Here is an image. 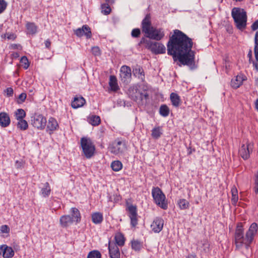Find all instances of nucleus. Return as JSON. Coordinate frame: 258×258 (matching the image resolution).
Returning a JSON list of instances; mask_svg holds the SVG:
<instances>
[{"instance_id":"nucleus-1","label":"nucleus","mask_w":258,"mask_h":258,"mask_svg":"<svg viewBox=\"0 0 258 258\" xmlns=\"http://www.w3.org/2000/svg\"><path fill=\"white\" fill-rule=\"evenodd\" d=\"M192 39L179 30H175L167 43V53L172 55L174 61L178 60L182 64L191 69L195 67V52L191 50Z\"/></svg>"},{"instance_id":"nucleus-2","label":"nucleus","mask_w":258,"mask_h":258,"mask_svg":"<svg viewBox=\"0 0 258 258\" xmlns=\"http://www.w3.org/2000/svg\"><path fill=\"white\" fill-rule=\"evenodd\" d=\"M257 230V224L256 223H253L244 235L242 224L241 223H238L234 235V242L236 248L240 249L243 245H244L245 248L248 249L252 242Z\"/></svg>"},{"instance_id":"nucleus-3","label":"nucleus","mask_w":258,"mask_h":258,"mask_svg":"<svg viewBox=\"0 0 258 258\" xmlns=\"http://www.w3.org/2000/svg\"><path fill=\"white\" fill-rule=\"evenodd\" d=\"M231 16L236 27L243 30L246 26L247 15L245 11L240 8L234 7L232 9Z\"/></svg>"},{"instance_id":"nucleus-4","label":"nucleus","mask_w":258,"mask_h":258,"mask_svg":"<svg viewBox=\"0 0 258 258\" xmlns=\"http://www.w3.org/2000/svg\"><path fill=\"white\" fill-rule=\"evenodd\" d=\"M81 220V216L79 211L76 208L71 209V216L63 215L59 219L61 226L67 227L72 224L73 222H79Z\"/></svg>"},{"instance_id":"nucleus-5","label":"nucleus","mask_w":258,"mask_h":258,"mask_svg":"<svg viewBox=\"0 0 258 258\" xmlns=\"http://www.w3.org/2000/svg\"><path fill=\"white\" fill-rule=\"evenodd\" d=\"M152 195L154 201L157 205L162 209H167L168 204L165 196L159 187H153L152 190Z\"/></svg>"},{"instance_id":"nucleus-6","label":"nucleus","mask_w":258,"mask_h":258,"mask_svg":"<svg viewBox=\"0 0 258 258\" xmlns=\"http://www.w3.org/2000/svg\"><path fill=\"white\" fill-rule=\"evenodd\" d=\"M80 143L84 156L87 158H91L94 154L95 147L91 139L83 137L81 139Z\"/></svg>"},{"instance_id":"nucleus-7","label":"nucleus","mask_w":258,"mask_h":258,"mask_svg":"<svg viewBox=\"0 0 258 258\" xmlns=\"http://www.w3.org/2000/svg\"><path fill=\"white\" fill-rule=\"evenodd\" d=\"M109 150L113 154L121 155L126 150V146L124 141L117 140L110 145Z\"/></svg>"},{"instance_id":"nucleus-8","label":"nucleus","mask_w":258,"mask_h":258,"mask_svg":"<svg viewBox=\"0 0 258 258\" xmlns=\"http://www.w3.org/2000/svg\"><path fill=\"white\" fill-rule=\"evenodd\" d=\"M31 124L38 129H43L46 123V119L41 114H35L31 117Z\"/></svg>"},{"instance_id":"nucleus-9","label":"nucleus","mask_w":258,"mask_h":258,"mask_svg":"<svg viewBox=\"0 0 258 258\" xmlns=\"http://www.w3.org/2000/svg\"><path fill=\"white\" fill-rule=\"evenodd\" d=\"M120 76L121 81L126 84H128L131 80V69L129 67L123 66L120 68Z\"/></svg>"},{"instance_id":"nucleus-10","label":"nucleus","mask_w":258,"mask_h":258,"mask_svg":"<svg viewBox=\"0 0 258 258\" xmlns=\"http://www.w3.org/2000/svg\"><path fill=\"white\" fill-rule=\"evenodd\" d=\"M128 216L131 219V224L134 227L138 224L137 209L136 206L130 205L127 207Z\"/></svg>"},{"instance_id":"nucleus-11","label":"nucleus","mask_w":258,"mask_h":258,"mask_svg":"<svg viewBox=\"0 0 258 258\" xmlns=\"http://www.w3.org/2000/svg\"><path fill=\"white\" fill-rule=\"evenodd\" d=\"M164 36V34L162 29H155L153 28L151 31L147 33L146 35V37L152 39L159 41L161 40Z\"/></svg>"},{"instance_id":"nucleus-12","label":"nucleus","mask_w":258,"mask_h":258,"mask_svg":"<svg viewBox=\"0 0 258 258\" xmlns=\"http://www.w3.org/2000/svg\"><path fill=\"white\" fill-rule=\"evenodd\" d=\"M154 27L151 25V17L149 14L146 15L144 19L142 22V29L143 32L145 33L146 35L152 30Z\"/></svg>"},{"instance_id":"nucleus-13","label":"nucleus","mask_w":258,"mask_h":258,"mask_svg":"<svg viewBox=\"0 0 258 258\" xmlns=\"http://www.w3.org/2000/svg\"><path fill=\"white\" fill-rule=\"evenodd\" d=\"M149 49L155 54L164 53L166 51L165 46L157 42H152L149 46Z\"/></svg>"},{"instance_id":"nucleus-14","label":"nucleus","mask_w":258,"mask_h":258,"mask_svg":"<svg viewBox=\"0 0 258 258\" xmlns=\"http://www.w3.org/2000/svg\"><path fill=\"white\" fill-rule=\"evenodd\" d=\"M75 34L78 37L85 35L87 38H90L92 34L89 27L86 25L83 26L82 28H79L75 31Z\"/></svg>"},{"instance_id":"nucleus-15","label":"nucleus","mask_w":258,"mask_h":258,"mask_svg":"<svg viewBox=\"0 0 258 258\" xmlns=\"http://www.w3.org/2000/svg\"><path fill=\"white\" fill-rule=\"evenodd\" d=\"M108 249L110 258H120L119 250L115 243L109 242Z\"/></svg>"},{"instance_id":"nucleus-16","label":"nucleus","mask_w":258,"mask_h":258,"mask_svg":"<svg viewBox=\"0 0 258 258\" xmlns=\"http://www.w3.org/2000/svg\"><path fill=\"white\" fill-rule=\"evenodd\" d=\"M164 220L162 218L157 217L154 220L153 223L151 224L152 230L156 233L160 232L163 227Z\"/></svg>"},{"instance_id":"nucleus-17","label":"nucleus","mask_w":258,"mask_h":258,"mask_svg":"<svg viewBox=\"0 0 258 258\" xmlns=\"http://www.w3.org/2000/svg\"><path fill=\"white\" fill-rule=\"evenodd\" d=\"M0 254H2L4 257H12L14 255V251L11 247L3 244L0 246Z\"/></svg>"},{"instance_id":"nucleus-18","label":"nucleus","mask_w":258,"mask_h":258,"mask_svg":"<svg viewBox=\"0 0 258 258\" xmlns=\"http://www.w3.org/2000/svg\"><path fill=\"white\" fill-rule=\"evenodd\" d=\"M11 120L9 114L6 112H2L0 113V125L2 127H5L9 125Z\"/></svg>"},{"instance_id":"nucleus-19","label":"nucleus","mask_w":258,"mask_h":258,"mask_svg":"<svg viewBox=\"0 0 258 258\" xmlns=\"http://www.w3.org/2000/svg\"><path fill=\"white\" fill-rule=\"evenodd\" d=\"M239 154L244 160L247 159L249 157L250 155L248 145H242L239 150Z\"/></svg>"},{"instance_id":"nucleus-20","label":"nucleus","mask_w":258,"mask_h":258,"mask_svg":"<svg viewBox=\"0 0 258 258\" xmlns=\"http://www.w3.org/2000/svg\"><path fill=\"white\" fill-rule=\"evenodd\" d=\"M254 54L256 62L253 61V66L258 71V31L256 32L254 36Z\"/></svg>"},{"instance_id":"nucleus-21","label":"nucleus","mask_w":258,"mask_h":258,"mask_svg":"<svg viewBox=\"0 0 258 258\" xmlns=\"http://www.w3.org/2000/svg\"><path fill=\"white\" fill-rule=\"evenodd\" d=\"M58 127V124L56 119L53 117H50L48 119L47 128L50 131L49 134L55 131Z\"/></svg>"},{"instance_id":"nucleus-22","label":"nucleus","mask_w":258,"mask_h":258,"mask_svg":"<svg viewBox=\"0 0 258 258\" xmlns=\"http://www.w3.org/2000/svg\"><path fill=\"white\" fill-rule=\"evenodd\" d=\"M85 103V100L83 97H75L72 102V107L74 108H78L82 107Z\"/></svg>"},{"instance_id":"nucleus-23","label":"nucleus","mask_w":258,"mask_h":258,"mask_svg":"<svg viewBox=\"0 0 258 258\" xmlns=\"http://www.w3.org/2000/svg\"><path fill=\"white\" fill-rule=\"evenodd\" d=\"M50 192L51 188L49 183L48 182H45L43 184V186L41 188V195L44 198H46L50 195Z\"/></svg>"},{"instance_id":"nucleus-24","label":"nucleus","mask_w":258,"mask_h":258,"mask_svg":"<svg viewBox=\"0 0 258 258\" xmlns=\"http://www.w3.org/2000/svg\"><path fill=\"white\" fill-rule=\"evenodd\" d=\"M109 85L111 89L114 91H116L119 89L117 82V79L114 76L111 75L110 76Z\"/></svg>"},{"instance_id":"nucleus-25","label":"nucleus","mask_w":258,"mask_h":258,"mask_svg":"<svg viewBox=\"0 0 258 258\" xmlns=\"http://www.w3.org/2000/svg\"><path fill=\"white\" fill-rule=\"evenodd\" d=\"M170 100L172 105L175 107H178L180 104V99L178 95L175 93H172L170 94Z\"/></svg>"},{"instance_id":"nucleus-26","label":"nucleus","mask_w":258,"mask_h":258,"mask_svg":"<svg viewBox=\"0 0 258 258\" xmlns=\"http://www.w3.org/2000/svg\"><path fill=\"white\" fill-rule=\"evenodd\" d=\"M92 222L96 224H100L103 221V215L101 213L96 212L92 215Z\"/></svg>"},{"instance_id":"nucleus-27","label":"nucleus","mask_w":258,"mask_h":258,"mask_svg":"<svg viewBox=\"0 0 258 258\" xmlns=\"http://www.w3.org/2000/svg\"><path fill=\"white\" fill-rule=\"evenodd\" d=\"M162 134V129L161 126H157L152 130V137L155 139H159Z\"/></svg>"},{"instance_id":"nucleus-28","label":"nucleus","mask_w":258,"mask_h":258,"mask_svg":"<svg viewBox=\"0 0 258 258\" xmlns=\"http://www.w3.org/2000/svg\"><path fill=\"white\" fill-rule=\"evenodd\" d=\"M115 240V244L117 246H122L124 244L125 238L123 235L120 233L116 234L114 237Z\"/></svg>"},{"instance_id":"nucleus-29","label":"nucleus","mask_w":258,"mask_h":258,"mask_svg":"<svg viewBox=\"0 0 258 258\" xmlns=\"http://www.w3.org/2000/svg\"><path fill=\"white\" fill-rule=\"evenodd\" d=\"M28 33L35 34L37 32V27L34 23L28 22L26 24Z\"/></svg>"},{"instance_id":"nucleus-30","label":"nucleus","mask_w":258,"mask_h":258,"mask_svg":"<svg viewBox=\"0 0 258 258\" xmlns=\"http://www.w3.org/2000/svg\"><path fill=\"white\" fill-rule=\"evenodd\" d=\"M134 75L136 77H138L142 82L145 81V75L144 72L142 68L140 67L135 69L133 71Z\"/></svg>"},{"instance_id":"nucleus-31","label":"nucleus","mask_w":258,"mask_h":258,"mask_svg":"<svg viewBox=\"0 0 258 258\" xmlns=\"http://www.w3.org/2000/svg\"><path fill=\"white\" fill-rule=\"evenodd\" d=\"M242 80L240 76H237L235 79L231 80V85L232 88L236 89L238 88L242 84Z\"/></svg>"},{"instance_id":"nucleus-32","label":"nucleus","mask_w":258,"mask_h":258,"mask_svg":"<svg viewBox=\"0 0 258 258\" xmlns=\"http://www.w3.org/2000/svg\"><path fill=\"white\" fill-rule=\"evenodd\" d=\"M159 113L161 116L166 117L169 114V109L166 105H162L159 108Z\"/></svg>"},{"instance_id":"nucleus-33","label":"nucleus","mask_w":258,"mask_h":258,"mask_svg":"<svg viewBox=\"0 0 258 258\" xmlns=\"http://www.w3.org/2000/svg\"><path fill=\"white\" fill-rule=\"evenodd\" d=\"M111 167L113 171H118L121 169L122 164L119 161H114L112 162Z\"/></svg>"},{"instance_id":"nucleus-34","label":"nucleus","mask_w":258,"mask_h":258,"mask_svg":"<svg viewBox=\"0 0 258 258\" xmlns=\"http://www.w3.org/2000/svg\"><path fill=\"white\" fill-rule=\"evenodd\" d=\"M17 127L21 130L24 131L28 128V125L26 120L21 119L18 120Z\"/></svg>"},{"instance_id":"nucleus-35","label":"nucleus","mask_w":258,"mask_h":258,"mask_svg":"<svg viewBox=\"0 0 258 258\" xmlns=\"http://www.w3.org/2000/svg\"><path fill=\"white\" fill-rule=\"evenodd\" d=\"M100 118L97 115H92L89 118V123L92 125H98L100 123Z\"/></svg>"},{"instance_id":"nucleus-36","label":"nucleus","mask_w":258,"mask_h":258,"mask_svg":"<svg viewBox=\"0 0 258 258\" xmlns=\"http://www.w3.org/2000/svg\"><path fill=\"white\" fill-rule=\"evenodd\" d=\"M232 199L231 202L233 205H235L238 200V191L236 188L233 187L231 189Z\"/></svg>"},{"instance_id":"nucleus-37","label":"nucleus","mask_w":258,"mask_h":258,"mask_svg":"<svg viewBox=\"0 0 258 258\" xmlns=\"http://www.w3.org/2000/svg\"><path fill=\"white\" fill-rule=\"evenodd\" d=\"M101 12L104 15H108L111 12V8L109 4H102L101 6Z\"/></svg>"},{"instance_id":"nucleus-38","label":"nucleus","mask_w":258,"mask_h":258,"mask_svg":"<svg viewBox=\"0 0 258 258\" xmlns=\"http://www.w3.org/2000/svg\"><path fill=\"white\" fill-rule=\"evenodd\" d=\"M178 204L179 208L182 210L187 209L189 208V202L185 199H180Z\"/></svg>"},{"instance_id":"nucleus-39","label":"nucleus","mask_w":258,"mask_h":258,"mask_svg":"<svg viewBox=\"0 0 258 258\" xmlns=\"http://www.w3.org/2000/svg\"><path fill=\"white\" fill-rule=\"evenodd\" d=\"M16 118L17 120L23 119L26 116V113L23 109H18L15 112Z\"/></svg>"},{"instance_id":"nucleus-40","label":"nucleus","mask_w":258,"mask_h":258,"mask_svg":"<svg viewBox=\"0 0 258 258\" xmlns=\"http://www.w3.org/2000/svg\"><path fill=\"white\" fill-rule=\"evenodd\" d=\"M101 254L98 250H93L90 251L87 256V258H101Z\"/></svg>"},{"instance_id":"nucleus-41","label":"nucleus","mask_w":258,"mask_h":258,"mask_svg":"<svg viewBox=\"0 0 258 258\" xmlns=\"http://www.w3.org/2000/svg\"><path fill=\"white\" fill-rule=\"evenodd\" d=\"M142 247L141 243L138 240H133L132 241V247L136 251H139Z\"/></svg>"},{"instance_id":"nucleus-42","label":"nucleus","mask_w":258,"mask_h":258,"mask_svg":"<svg viewBox=\"0 0 258 258\" xmlns=\"http://www.w3.org/2000/svg\"><path fill=\"white\" fill-rule=\"evenodd\" d=\"M20 62L22 63V66L25 69H27L29 66L28 59L25 56L21 58Z\"/></svg>"},{"instance_id":"nucleus-43","label":"nucleus","mask_w":258,"mask_h":258,"mask_svg":"<svg viewBox=\"0 0 258 258\" xmlns=\"http://www.w3.org/2000/svg\"><path fill=\"white\" fill-rule=\"evenodd\" d=\"M146 37H143L141 39L139 43V45H141L143 44H146L147 45V47L149 49V46H150V44L152 43V41L148 40L146 38Z\"/></svg>"},{"instance_id":"nucleus-44","label":"nucleus","mask_w":258,"mask_h":258,"mask_svg":"<svg viewBox=\"0 0 258 258\" xmlns=\"http://www.w3.org/2000/svg\"><path fill=\"white\" fill-rule=\"evenodd\" d=\"M7 3L5 0H0V14L6 9Z\"/></svg>"},{"instance_id":"nucleus-45","label":"nucleus","mask_w":258,"mask_h":258,"mask_svg":"<svg viewBox=\"0 0 258 258\" xmlns=\"http://www.w3.org/2000/svg\"><path fill=\"white\" fill-rule=\"evenodd\" d=\"M141 34V31L138 28L134 29L131 33L132 36L135 38H138Z\"/></svg>"},{"instance_id":"nucleus-46","label":"nucleus","mask_w":258,"mask_h":258,"mask_svg":"<svg viewBox=\"0 0 258 258\" xmlns=\"http://www.w3.org/2000/svg\"><path fill=\"white\" fill-rule=\"evenodd\" d=\"M92 52L94 55H99L100 54V49L97 46H94L92 48Z\"/></svg>"},{"instance_id":"nucleus-47","label":"nucleus","mask_w":258,"mask_h":258,"mask_svg":"<svg viewBox=\"0 0 258 258\" xmlns=\"http://www.w3.org/2000/svg\"><path fill=\"white\" fill-rule=\"evenodd\" d=\"M0 230L2 233H8L9 232L10 228L7 225H4L1 227Z\"/></svg>"},{"instance_id":"nucleus-48","label":"nucleus","mask_w":258,"mask_h":258,"mask_svg":"<svg viewBox=\"0 0 258 258\" xmlns=\"http://www.w3.org/2000/svg\"><path fill=\"white\" fill-rule=\"evenodd\" d=\"M203 246H204V250L205 252H207L209 250L210 247V244L208 242L205 240L203 241H202Z\"/></svg>"},{"instance_id":"nucleus-49","label":"nucleus","mask_w":258,"mask_h":258,"mask_svg":"<svg viewBox=\"0 0 258 258\" xmlns=\"http://www.w3.org/2000/svg\"><path fill=\"white\" fill-rule=\"evenodd\" d=\"M254 191L258 194V171L255 175Z\"/></svg>"},{"instance_id":"nucleus-50","label":"nucleus","mask_w":258,"mask_h":258,"mask_svg":"<svg viewBox=\"0 0 258 258\" xmlns=\"http://www.w3.org/2000/svg\"><path fill=\"white\" fill-rule=\"evenodd\" d=\"M251 29L252 31H256L258 29V20L252 23L251 26Z\"/></svg>"},{"instance_id":"nucleus-51","label":"nucleus","mask_w":258,"mask_h":258,"mask_svg":"<svg viewBox=\"0 0 258 258\" xmlns=\"http://www.w3.org/2000/svg\"><path fill=\"white\" fill-rule=\"evenodd\" d=\"M5 91L7 93V95L8 97L12 96L13 94V89L11 87L8 88Z\"/></svg>"},{"instance_id":"nucleus-52","label":"nucleus","mask_w":258,"mask_h":258,"mask_svg":"<svg viewBox=\"0 0 258 258\" xmlns=\"http://www.w3.org/2000/svg\"><path fill=\"white\" fill-rule=\"evenodd\" d=\"M26 98V94L24 93H22L19 95L18 97V99L21 101L20 103L23 102Z\"/></svg>"},{"instance_id":"nucleus-53","label":"nucleus","mask_w":258,"mask_h":258,"mask_svg":"<svg viewBox=\"0 0 258 258\" xmlns=\"http://www.w3.org/2000/svg\"><path fill=\"white\" fill-rule=\"evenodd\" d=\"M140 97L141 100H143V99H147L148 98V94L146 93H140Z\"/></svg>"},{"instance_id":"nucleus-54","label":"nucleus","mask_w":258,"mask_h":258,"mask_svg":"<svg viewBox=\"0 0 258 258\" xmlns=\"http://www.w3.org/2000/svg\"><path fill=\"white\" fill-rule=\"evenodd\" d=\"M140 97L141 100H143V99H147L148 98V94L146 93H140Z\"/></svg>"},{"instance_id":"nucleus-55","label":"nucleus","mask_w":258,"mask_h":258,"mask_svg":"<svg viewBox=\"0 0 258 258\" xmlns=\"http://www.w3.org/2000/svg\"><path fill=\"white\" fill-rule=\"evenodd\" d=\"M8 39H14L15 38V36L13 33H7L5 35V37H6Z\"/></svg>"},{"instance_id":"nucleus-56","label":"nucleus","mask_w":258,"mask_h":258,"mask_svg":"<svg viewBox=\"0 0 258 258\" xmlns=\"http://www.w3.org/2000/svg\"><path fill=\"white\" fill-rule=\"evenodd\" d=\"M13 49H22V46L20 44H14L11 45Z\"/></svg>"},{"instance_id":"nucleus-57","label":"nucleus","mask_w":258,"mask_h":258,"mask_svg":"<svg viewBox=\"0 0 258 258\" xmlns=\"http://www.w3.org/2000/svg\"><path fill=\"white\" fill-rule=\"evenodd\" d=\"M45 45L47 48H50L51 45V42L49 39H47L45 41Z\"/></svg>"},{"instance_id":"nucleus-58","label":"nucleus","mask_w":258,"mask_h":258,"mask_svg":"<svg viewBox=\"0 0 258 258\" xmlns=\"http://www.w3.org/2000/svg\"><path fill=\"white\" fill-rule=\"evenodd\" d=\"M12 57L13 58H17L18 57H19V54L18 52H13L12 54Z\"/></svg>"},{"instance_id":"nucleus-59","label":"nucleus","mask_w":258,"mask_h":258,"mask_svg":"<svg viewBox=\"0 0 258 258\" xmlns=\"http://www.w3.org/2000/svg\"><path fill=\"white\" fill-rule=\"evenodd\" d=\"M195 150L194 149H191V148H189L188 149V154L190 155L192 154L193 152H195Z\"/></svg>"},{"instance_id":"nucleus-60","label":"nucleus","mask_w":258,"mask_h":258,"mask_svg":"<svg viewBox=\"0 0 258 258\" xmlns=\"http://www.w3.org/2000/svg\"><path fill=\"white\" fill-rule=\"evenodd\" d=\"M106 2L105 4H108L109 5L112 4L114 3V0H105Z\"/></svg>"},{"instance_id":"nucleus-61","label":"nucleus","mask_w":258,"mask_h":258,"mask_svg":"<svg viewBox=\"0 0 258 258\" xmlns=\"http://www.w3.org/2000/svg\"><path fill=\"white\" fill-rule=\"evenodd\" d=\"M196 255L195 254H188L186 258H196Z\"/></svg>"},{"instance_id":"nucleus-62","label":"nucleus","mask_w":258,"mask_h":258,"mask_svg":"<svg viewBox=\"0 0 258 258\" xmlns=\"http://www.w3.org/2000/svg\"><path fill=\"white\" fill-rule=\"evenodd\" d=\"M247 56H248V57L249 58V60H250V59L252 58V51H251V50H249V52H248V53L247 54Z\"/></svg>"},{"instance_id":"nucleus-63","label":"nucleus","mask_w":258,"mask_h":258,"mask_svg":"<svg viewBox=\"0 0 258 258\" xmlns=\"http://www.w3.org/2000/svg\"><path fill=\"white\" fill-rule=\"evenodd\" d=\"M255 108L258 110V99L256 100L255 102Z\"/></svg>"},{"instance_id":"nucleus-64","label":"nucleus","mask_w":258,"mask_h":258,"mask_svg":"<svg viewBox=\"0 0 258 258\" xmlns=\"http://www.w3.org/2000/svg\"><path fill=\"white\" fill-rule=\"evenodd\" d=\"M255 84L258 87V78L255 80Z\"/></svg>"}]
</instances>
